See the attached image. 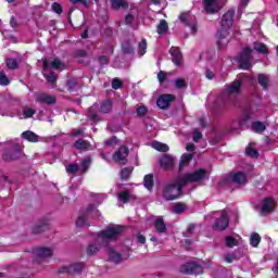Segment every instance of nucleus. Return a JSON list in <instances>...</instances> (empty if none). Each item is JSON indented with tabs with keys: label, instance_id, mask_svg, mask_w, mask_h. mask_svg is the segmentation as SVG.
Here are the masks:
<instances>
[{
	"label": "nucleus",
	"instance_id": "f257e3e1",
	"mask_svg": "<svg viewBox=\"0 0 278 278\" xmlns=\"http://www.w3.org/2000/svg\"><path fill=\"white\" fill-rule=\"evenodd\" d=\"M233 16H236L235 10H228L222 17L220 29L217 30V49L223 51L229 45V29L233 27Z\"/></svg>",
	"mask_w": 278,
	"mask_h": 278
},
{
	"label": "nucleus",
	"instance_id": "f03ea898",
	"mask_svg": "<svg viewBox=\"0 0 278 278\" xmlns=\"http://www.w3.org/2000/svg\"><path fill=\"white\" fill-rule=\"evenodd\" d=\"M184 188H186V186L180 178H176L175 181L164 186L163 199L166 201H177V199H181V197H184Z\"/></svg>",
	"mask_w": 278,
	"mask_h": 278
},
{
	"label": "nucleus",
	"instance_id": "7ed1b4c3",
	"mask_svg": "<svg viewBox=\"0 0 278 278\" xmlns=\"http://www.w3.org/2000/svg\"><path fill=\"white\" fill-rule=\"evenodd\" d=\"M123 233H125V226H109L98 233V238H100L102 242H116Z\"/></svg>",
	"mask_w": 278,
	"mask_h": 278
},
{
	"label": "nucleus",
	"instance_id": "20e7f679",
	"mask_svg": "<svg viewBox=\"0 0 278 278\" xmlns=\"http://www.w3.org/2000/svg\"><path fill=\"white\" fill-rule=\"evenodd\" d=\"M205 177H207V169L199 168L193 173H186L178 178H180L184 186H188V184H199V181H203Z\"/></svg>",
	"mask_w": 278,
	"mask_h": 278
},
{
	"label": "nucleus",
	"instance_id": "39448f33",
	"mask_svg": "<svg viewBox=\"0 0 278 278\" xmlns=\"http://www.w3.org/2000/svg\"><path fill=\"white\" fill-rule=\"evenodd\" d=\"M253 76L251 75H240L238 76V79H235L231 84L226 85V92L228 94H240L241 90H242V83L243 81H253Z\"/></svg>",
	"mask_w": 278,
	"mask_h": 278
},
{
	"label": "nucleus",
	"instance_id": "423d86ee",
	"mask_svg": "<svg viewBox=\"0 0 278 278\" xmlns=\"http://www.w3.org/2000/svg\"><path fill=\"white\" fill-rule=\"evenodd\" d=\"M253 53V50L249 47H245L242 49V52L239 54L237 62L239 64V68H242V71H249L252 66L251 64V54Z\"/></svg>",
	"mask_w": 278,
	"mask_h": 278
},
{
	"label": "nucleus",
	"instance_id": "0eeeda50",
	"mask_svg": "<svg viewBox=\"0 0 278 278\" xmlns=\"http://www.w3.org/2000/svg\"><path fill=\"white\" fill-rule=\"evenodd\" d=\"M180 273L184 275H203V266L195 262L187 263L180 267Z\"/></svg>",
	"mask_w": 278,
	"mask_h": 278
},
{
	"label": "nucleus",
	"instance_id": "6e6552de",
	"mask_svg": "<svg viewBox=\"0 0 278 278\" xmlns=\"http://www.w3.org/2000/svg\"><path fill=\"white\" fill-rule=\"evenodd\" d=\"M229 227V214L227 211H222V215L217 218L213 225L215 231H225Z\"/></svg>",
	"mask_w": 278,
	"mask_h": 278
},
{
	"label": "nucleus",
	"instance_id": "1a4fd4ad",
	"mask_svg": "<svg viewBox=\"0 0 278 278\" xmlns=\"http://www.w3.org/2000/svg\"><path fill=\"white\" fill-rule=\"evenodd\" d=\"M85 265L84 263H74L70 266H64L59 269L60 275H80V273L84 270Z\"/></svg>",
	"mask_w": 278,
	"mask_h": 278
},
{
	"label": "nucleus",
	"instance_id": "9d476101",
	"mask_svg": "<svg viewBox=\"0 0 278 278\" xmlns=\"http://www.w3.org/2000/svg\"><path fill=\"white\" fill-rule=\"evenodd\" d=\"M129 155V148L127 146H122L118 150L113 154V160L116 164H127V157Z\"/></svg>",
	"mask_w": 278,
	"mask_h": 278
},
{
	"label": "nucleus",
	"instance_id": "9b49d317",
	"mask_svg": "<svg viewBox=\"0 0 278 278\" xmlns=\"http://www.w3.org/2000/svg\"><path fill=\"white\" fill-rule=\"evenodd\" d=\"M109 262H113V264H121L129 260V253L121 254L114 248L108 249Z\"/></svg>",
	"mask_w": 278,
	"mask_h": 278
},
{
	"label": "nucleus",
	"instance_id": "f8f14e48",
	"mask_svg": "<svg viewBox=\"0 0 278 278\" xmlns=\"http://www.w3.org/2000/svg\"><path fill=\"white\" fill-rule=\"evenodd\" d=\"M35 262H40V260H47V257H53V250L51 248L40 247L33 250Z\"/></svg>",
	"mask_w": 278,
	"mask_h": 278
},
{
	"label": "nucleus",
	"instance_id": "ddd939ff",
	"mask_svg": "<svg viewBox=\"0 0 278 278\" xmlns=\"http://www.w3.org/2000/svg\"><path fill=\"white\" fill-rule=\"evenodd\" d=\"M204 12L207 14H218L220 7H218V0H202Z\"/></svg>",
	"mask_w": 278,
	"mask_h": 278
},
{
	"label": "nucleus",
	"instance_id": "4468645a",
	"mask_svg": "<svg viewBox=\"0 0 278 278\" xmlns=\"http://www.w3.org/2000/svg\"><path fill=\"white\" fill-rule=\"evenodd\" d=\"M228 181L242 186V184H247V174L244 172L230 173L229 178L224 180L223 184H227Z\"/></svg>",
	"mask_w": 278,
	"mask_h": 278
},
{
	"label": "nucleus",
	"instance_id": "2eb2a0df",
	"mask_svg": "<svg viewBox=\"0 0 278 278\" xmlns=\"http://www.w3.org/2000/svg\"><path fill=\"white\" fill-rule=\"evenodd\" d=\"M18 157H21V148L18 146L7 150L2 155L4 162H14L18 160Z\"/></svg>",
	"mask_w": 278,
	"mask_h": 278
},
{
	"label": "nucleus",
	"instance_id": "dca6fc26",
	"mask_svg": "<svg viewBox=\"0 0 278 278\" xmlns=\"http://www.w3.org/2000/svg\"><path fill=\"white\" fill-rule=\"evenodd\" d=\"M175 100V96L170 93H165L159 97L156 100V105L160 110H168L170 108V102Z\"/></svg>",
	"mask_w": 278,
	"mask_h": 278
},
{
	"label": "nucleus",
	"instance_id": "f3484780",
	"mask_svg": "<svg viewBox=\"0 0 278 278\" xmlns=\"http://www.w3.org/2000/svg\"><path fill=\"white\" fill-rule=\"evenodd\" d=\"M50 229L49 219L42 218L33 227V233L34 236H40V233H43V231H47Z\"/></svg>",
	"mask_w": 278,
	"mask_h": 278
},
{
	"label": "nucleus",
	"instance_id": "a211bd4d",
	"mask_svg": "<svg viewBox=\"0 0 278 278\" xmlns=\"http://www.w3.org/2000/svg\"><path fill=\"white\" fill-rule=\"evenodd\" d=\"M169 55H172V61L175 66H181L184 62V54H181V50L178 47H172L169 49Z\"/></svg>",
	"mask_w": 278,
	"mask_h": 278
},
{
	"label": "nucleus",
	"instance_id": "6ab92c4d",
	"mask_svg": "<svg viewBox=\"0 0 278 278\" xmlns=\"http://www.w3.org/2000/svg\"><path fill=\"white\" fill-rule=\"evenodd\" d=\"M160 166L164 170H173L175 168V159L168 154H165L160 159Z\"/></svg>",
	"mask_w": 278,
	"mask_h": 278
},
{
	"label": "nucleus",
	"instance_id": "aec40b11",
	"mask_svg": "<svg viewBox=\"0 0 278 278\" xmlns=\"http://www.w3.org/2000/svg\"><path fill=\"white\" fill-rule=\"evenodd\" d=\"M37 103H41L45 105H55L58 103V98L55 96L41 93L36 98Z\"/></svg>",
	"mask_w": 278,
	"mask_h": 278
},
{
	"label": "nucleus",
	"instance_id": "412c9836",
	"mask_svg": "<svg viewBox=\"0 0 278 278\" xmlns=\"http://www.w3.org/2000/svg\"><path fill=\"white\" fill-rule=\"evenodd\" d=\"M271 212H275V199L264 198L261 214H270Z\"/></svg>",
	"mask_w": 278,
	"mask_h": 278
},
{
	"label": "nucleus",
	"instance_id": "4be33fe9",
	"mask_svg": "<svg viewBox=\"0 0 278 278\" xmlns=\"http://www.w3.org/2000/svg\"><path fill=\"white\" fill-rule=\"evenodd\" d=\"M73 147L76 151H90L92 143L84 138H79L73 143Z\"/></svg>",
	"mask_w": 278,
	"mask_h": 278
},
{
	"label": "nucleus",
	"instance_id": "5701e85b",
	"mask_svg": "<svg viewBox=\"0 0 278 278\" xmlns=\"http://www.w3.org/2000/svg\"><path fill=\"white\" fill-rule=\"evenodd\" d=\"M111 9H113L115 12L117 10H127L129 9V2L127 0H110Z\"/></svg>",
	"mask_w": 278,
	"mask_h": 278
},
{
	"label": "nucleus",
	"instance_id": "b1692460",
	"mask_svg": "<svg viewBox=\"0 0 278 278\" xmlns=\"http://www.w3.org/2000/svg\"><path fill=\"white\" fill-rule=\"evenodd\" d=\"M154 228L157 233H166L168 228H166V224L164 223L163 217H159L154 220Z\"/></svg>",
	"mask_w": 278,
	"mask_h": 278
},
{
	"label": "nucleus",
	"instance_id": "393cba45",
	"mask_svg": "<svg viewBox=\"0 0 278 278\" xmlns=\"http://www.w3.org/2000/svg\"><path fill=\"white\" fill-rule=\"evenodd\" d=\"M21 138L27 140V142H38V135L31 130H26L22 132Z\"/></svg>",
	"mask_w": 278,
	"mask_h": 278
},
{
	"label": "nucleus",
	"instance_id": "a878e982",
	"mask_svg": "<svg viewBox=\"0 0 278 278\" xmlns=\"http://www.w3.org/2000/svg\"><path fill=\"white\" fill-rule=\"evenodd\" d=\"M112 108H113L112 100L106 99V100L102 101V103L100 104V112L102 114H110L112 112Z\"/></svg>",
	"mask_w": 278,
	"mask_h": 278
},
{
	"label": "nucleus",
	"instance_id": "bb28decb",
	"mask_svg": "<svg viewBox=\"0 0 278 278\" xmlns=\"http://www.w3.org/2000/svg\"><path fill=\"white\" fill-rule=\"evenodd\" d=\"M143 186L147 190H153L155 186V179L153 178V174H148L143 178Z\"/></svg>",
	"mask_w": 278,
	"mask_h": 278
},
{
	"label": "nucleus",
	"instance_id": "cd10ccee",
	"mask_svg": "<svg viewBox=\"0 0 278 278\" xmlns=\"http://www.w3.org/2000/svg\"><path fill=\"white\" fill-rule=\"evenodd\" d=\"M88 117L91 123H101V116L99 115L97 110H94V106L88 109Z\"/></svg>",
	"mask_w": 278,
	"mask_h": 278
},
{
	"label": "nucleus",
	"instance_id": "c85d7f7f",
	"mask_svg": "<svg viewBox=\"0 0 278 278\" xmlns=\"http://www.w3.org/2000/svg\"><path fill=\"white\" fill-rule=\"evenodd\" d=\"M122 52L124 55H134V46H131V42L129 40L122 42Z\"/></svg>",
	"mask_w": 278,
	"mask_h": 278
},
{
	"label": "nucleus",
	"instance_id": "c756f323",
	"mask_svg": "<svg viewBox=\"0 0 278 278\" xmlns=\"http://www.w3.org/2000/svg\"><path fill=\"white\" fill-rule=\"evenodd\" d=\"M257 84L263 88V90H268V76L266 74H258Z\"/></svg>",
	"mask_w": 278,
	"mask_h": 278
},
{
	"label": "nucleus",
	"instance_id": "7c9ffc66",
	"mask_svg": "<svg viewBox=\"0 0 278 278\" xmlns=\"http://www.w3.org/2000/svg\"><path fill=\"white\" fill-rule=\"evenodd\" d=\"M188 210V205L184 202H177L173 208L172 212L173 214H184Z\"/></svg>",
	"mask_w": 278,
	"mask_h": 278
},
{
	"label": "nucleus",
	"instance_id": "2f4dec72",
	"mask_svg": "<svg viewBox=\"0 0 278 278\" xmlns=\"http://www.w3.org/2000/svg\"><path fill=\"white\" fill-rule=\"evenodd\" d=\"M261 242H262V237L260 236V233L253 232L250 237L251 247H253V249H257Z\"/></svg>",
	"mask_w": 278,
	"mask_h": 278
},
{
	"label": "nucleus",
	"instance_id": "473e14b6",
	"mask_svg": "<svg viewBox=\"0 0 278 278\" xmlns=\"http://www.w3.org/2000/svg\"><path fill=\"white\" fill-rule=\"evenodd\" d=\"M192 157H193L192 154H182L181 160L178 165L179 173H181V170H184V166H186V164H188V162H192Z\"/></svg>",
	"mask_w": 278,
	"mask_h": 278
},
{
	"label": "nucleus",
	"instance_id": "72a5a7b5",
	"mask_svg": "<svg viewBox=\"0 0 278 278\" xmlns=\"http://www.w3.org/2000/svg\"><path fill=\"white\" fill-rule=\"evenodd\" d=\"M131 173H134L132 167H124L121 170V179L122 181H128L129 177H131Z\"/></svg>",
	"mask_w": 278,
	"mask_h": 278
},
{
	"label": "nucleus",
	"instance_id": "f704fd0d",
	"mask_svg": "<svg viewBox=\"0 0 278 278\" xmlns=\"http://www.w3.org/2000/svg\"><path fill=\"white\" fill-rule=\"evenodd\" d=\"M156 31L160 36H162V34H166V31H168V22H166V20H161Z\"/></svg>",
	"mask_w": 278,
	"mask_h": 278
},
{
	"label": "nucleus",
	"instance_id": "c9c22d12",
	"mask_svg": "<svg viewBox=\"0 0 278 278\" xmlns=\"http://www.w3.org/2000/svg\"><path fill=\"white\" fill-rule=\"evenodd\" d=\"M90 164H92V159L90 156L85 157L80 163V172L81 173H88V169L90 168Z\"/></svg>",
	"mask_w": 278,
	"mask_h": 278
},
{
	"label": "nucleus",
	"instance_id": "e433bc0d",
	"mask_svg": "<svg viewBox=\"0 0 278 278\" xmlns=\"http://www.w3.org/2000/svg\"><path fill=\"white\" fill-rule=\"evenodd\" d=\"M252 129L255 131V134H262L266 131V125L262 122H254L252 123Z\"/></svg>",
	"mask_w": 278,
	"mask_h": 278
},
{
	"label": "nucleus",
	"instance_id": "4c0bfd02",
	"mask_svg": "<svg viewBox=\"0 0 278 278\" xmlns=\"http://www.w3.org/2000/svg\"><path fill=\"white\" fill-rule=\"evenodd\" d=\"M251 118H253L251 116V113H244L240 119H239V127H247V125H249V122L251 121Z\"/></svg>",
	"mask_w": 278,
	"mask_h": 278
},
{
	"label": "nucleus",
	"instance_id": "58836bf2",
	"mask_svg": "<svg viewBox=\"0 0 278 278\" xmlns=\"http://www.w3.org/2000/svg\"><path fill=\"white\" fill-rule=\"evenodd\" d=\"M117 198L122 203L127 204L129 203L131 195L129 194V191H122L118 193Z\"/></svg>",
	"mask_w": 278,
	"mask_h": 278
},
{
	"label": "nucleus",
	"instance_id": "ea45409f",
	"mask_svg": "<svg viewBox=\"0 0 278 278\" xmlns=\"http://www.w3.org/2000/svg\"><path fill=\"white\" fill-rule=\"evenodd\" d=\"M86 253H87L88 257H92V255H97L99 253V245L89 244L87 247Z\"/></svg>",
	"mask_w": 278,
	"mask_h": 278
},
{
	"label": "nucleus",
	"instance_id": "a19ab883",
	"mask_svg": "<svg viewBox=\"0 0 278 278\" xmlns=\"http://www.w3.org/2000/svg\"><path fill=\"white\" fill-rule=\"evenodd\" d=\"M245 155H248V157H253L254 160H257V157H260V152L253 147H248L245 149Z\"/></svg>",
	"mask_w": 278,
	"mask_h": 278
},
{
	"label": "nucleus",
	"instance_id": "79ce46f5",
	"mask_svg": "<svg viewBox=\"0 0 278 278\" xmlns=\"http://www.w3.org/2000/svg\"><path fill=\"white\" fill-rule=\"evenodd\" d=\"M5 64L11 71H16V68H18V61L16 59L9 58L5 60Z\"/></svg>",
	"mask_w": 278,
	"mask_h": 278
},
{
	"label": "nucleus",
	"instance_id": "37998d69",
	"mask_svg": "<svg viewBox=\"0 0 278 278\" xmlns=\"http://www.w3.org/2000/svg\"><path fill=\"white\" fill-rule=\"evenodd\" d=\"M225 242L228 249H233V247H238V244H240V242H238V240H236L233 237H226Z\"/></svg>",
	"mask_w": 278,
	"mask_h": 278
},
{
	"label": "nucleus",
	"instance_id": "c03bdc74",
	"mask_svg": "<svg viewBox=\"0 0 278 278\" xmlns=\"http://www.w3.org/2000/svg\"><path fill=\"white\" fill-rule=\"evenodd\" d=\"M254 51H257L258 53H263V55L268 54V46L265 43H258L257 46H254Z\"/></svg>",
	"mask_w": 278,
	"mask_h": 278
},
{
	"label": "nucleus",
	"instance_id": "a18cd8bd",
	"mask_svg": "<svg viewBox=\"0 0 278 278\" xmlns=\"http://www.w3.org/2000/svg\"><path fill=\"white\" fill-rule=\"evenodd\" d=\"M67 90L68 92H75L77 90V79L71 78L67 80Z\"/></svg>",
	"mask_w": 278,
	"mask_h": 278
},
{
	"label": "nucleus",
	"instance_id": "49530a36",
	"mask_svg": "<svg viewBox=\"0 0 278 278\" xmlns=\"http://www.w3.org/2000/svg\"><path fill=\"white\" fill-rule=\"evenodd\" d=\"M154 149L156 151H160L161 153H167V151L169 150L168 144L162 142H156L154 144Z\"/></svg>",
	"mask_w": 278,
	"mask_h": 278
},
{
	"label": "nucleus",
	"instance_id": "de8ad7c7",
	"mask_svg": "<svg viewBox=\"0 0 278 278\" xmlns=\"http://www.w3.org/2000/svg\"><path fill=\"white\" fill-rule=\"evenodd\" d=\"M34 114H36V110H34L31 108L23 109L24 118H34Z\"/></svg>",
	"mask_w": 278,
	"mask_h": 278
},
{
	"label": "nucleus",
	"instance_id": "09e8293b",
	"mask_svg": "<svg viewBox=\"0 0 278 278\" xmlns=\"http://www.w3.org/2000/svg\"><path fill=\"white\" fill-rule=\"evenodd\" d=\"M66 173L72 174V175H75V173H79V165H77L75 163H71L66 167Z\"/></svg>",
	"mask_w": 278,
	"mask_h": 278
},
{
	"label": "nucleus",
	"instance_id": "8fccbe9b",
	"mask_svg": "<svg viewBox=\"0 0 278 278\" xmlns=\"http://www.w3.org/2000/svg\"><path fill=\"white\" fill-rule=\"evenodd\" d=\"M111 86L113 90H121L123 88V81L119 78H114Z\"/></svg>",
	"mask_w": 278,
	"mask_h": 278
},
{
	"label": "nucleus",
	"instance_id": "3c124183",
	"mask_svg": "<svg viewBox=\"0 0 278 278\" xmlns=\"http://www.w3.org/2000/svg\"><path fill=\"white\" fill-rule=\"evenodd\" d=\"M118 143V138L116 136H112L108 140L104 141V147H114V144Z\"/></svg>",
	"mask_w": 278,
	"mask_h": 278
},
{
	"label": "nucleus",
	"instance_id": "603ef678",
	"mask_svg": "<svg viewBox=\"0 0 278 278\" xmlns=\"http://www.w3.org/2000/svg\"><path fill=\"white\" fill-rule=\"evenodd\" d=\"M138 47L140 55H144V53H147V39H142L139 42Z\"/></svg>",
	"mask_w": 278,
	"mask_h": 278
},
{
	"label": "nucleus",
	"instance_id": "864d4df0",
	"mask_svg": "<svg viewBox=\"0 0 278 278\" xmlns=\"http://www.w3.org/2000/svg\"><path fill=\"white\" fill-rule=\"evenodd\" d=\"M52 11H54L55 14H63L64 8H62V4H60L59 2H53L52 3Z\"/></svg>",
	"mask_w": 278,
	"mask_h": 278
},
{
	"label": "nucleus",
	"instance_id": "5fc2aeb1",
	"mask_svg": "<svg viewBox=\"0 0 278 278\" xmlns=\"http://www.w3.org/2000/svg\"><path fill=\"white\" fill-rule=\"evenodd\" d=\"M98 62L100 66H108L110 64V58L108 55H100L98 56Z\"/></svg>",
	"mask_w": 278,
	"mask_h": 278
},
{
	"label": "nucleus",
	"instance_id": "6e6d98bb",
	"mask_svg": "<svg viewBox=\"0 0 278 278\" xmlns=\"http://www.w3.org/2000/svg\"><path fill=\"white\" fill-rule=\"evenodd\" d=\"M148 112H149V109H147V106H144V105L137 108V116H139V117L147 116Z\"/></svg>",
	"mask_w": 278,
	"mask_h": 278
},
{
	"label": "nucleus",
	"instance_id": "4d7b16f0",
	"mask_svg": "<svg viewBox=\"0 0 278 278\" xmlns=\"http://www.w3.org/2000/svg\"><path fill=\"white\" fill-rule=\"evenodd\" d=\"M0 86H10V78L3 73H0Z\"/></svg>",
	"mask_w": 278,
	"mask_h": 278
},
{
	"label": "nucleus",
	"instance_id": "13d9d810",
	"mask_svg": "<svg viewBox=\"0 0 278 278\" xmlns=\"http://www.w3.org/2000/svg\"><path fill=\"white\" fill-rule=\"evenodd\" d=\"M175 86L178 90H181L182 88H186V80L184 78H177Z\"/></svg>",
	"mask_w": 278,
	"mask_h": 278
},
{
	"label": "nucleus",
	"instance_id": "bf43d9fd",
	"mask_svg": "<svg viewBox=\"0 0 278 278\" xmlns=\"http://www.w3.org/2000/svg\"><path fill=\"white\" fill-rule=\"evenodd\" d=\"M61 66H64V64L62 63V61H60V59H54L51 62V68H54V71H58V68H61Z\"/></svg>",
	"mask_w": 278,
	"mask_h": 278
},
{
	"label": "nucleus",
	"instance_id": "052dcab7",
	"mask_svg": "<svg viewBox=\"0 0 278 278\" xmlns=\"http://www.w3.org/2000/svg\"><path fill=\"white\" fill-rule=\"evenodd\" d=\"M72 5H77V3H80V5H84V8H88V3H90V0H70Z\"/></svg>",
	"mask_w": 278,
	"mask_h": 278
},
{
	"label": "nucleus",
	"instance_id": "680f3d73",
	"mask_svg": "<svg viewBox=\"0 0 278 278\" xmlns=\"http://www.w3.org/2000/svg\"><path fill=\"white\" fill-rule=\"evenodd\" d=\"M86 225V215H80L76 219V226L77 227H84Z\"/></svg>",
	"mask_w": 278,
	"mask_h": 278
},
{
	"label": "nucleus",
	"instance_id": "e2e57ef3",
	"mask_svg": "<svg viewBox=\"0 0 278 278\" xmlns=\"http://www.w3.org/2000/svg\"><path fill=\"white\" fill-rule=\"evenodd\" d=\"M87 55L88 52H86L84 49H79L74 52V58H87Z\"/></svg>",
	"mask_w": 278,
	"mask_h": 278
},
{
	"label": "nucleus",
	"instance_id": "0e129e2a",
	"mask_svg": "<svg viewBox=\"0 0 278 278\" xmlns=\"http://www.w3.org/2000/svg\"><path fill=\"white\" fill-rule=\"evenodd\" d=\"M166 79H168V77L166 76V72L160 71V72L157 73V80H159L161 84H164V81H166Z\"/></svg>",
	"mask_w": 278,
	"mask_h": 278
},
{
	"label": "nucleus",
	"instance_id": "69168bd1",
	"mask_svg": "<svg viewBox=\"0 0 278 278\" xmlns=\"http://www.w3.org/2000/svg\"><path fill=\"white\" fill-rule=\"evenodd\" d=\"M197 228V225L194 224H190L185 232V236L187 238H190V236L192 235V232L194 231V229Z\"/></svg>",
	"mask_w": 278,
	"mask_h": 278
},
{
	"label": "nucleus",
	"instance_id": "338daca9",
	"mask_svg": "<svg viewBox=\"0 0 278 278\" xmlns=\"http://www.w3.org/2000/svg\"><path fill=\"white\" fill-rule=\"evenodd\" d=\"M135 16L132 14H127L125 17V25H134Z\"/></svg>",
	"mask_w": 278,
	"mask_h": 278
},
{
	"label": "nucleus",
	"instance_id": "774afa93",
	"mask_svg": "<svg viewBox=\"0 0 278 278\" xmlns=\"http://www.w3.org/2000/svg\"><path fill=\"white\" fill-rule=\"evenodd\" d=\"M46 79H47L48 84H55V81H58V77H55V74H53V73L47 75Z\"/></svg>",
	"mask_w": 278,
	"mask_h": 278
}]
</instances>
